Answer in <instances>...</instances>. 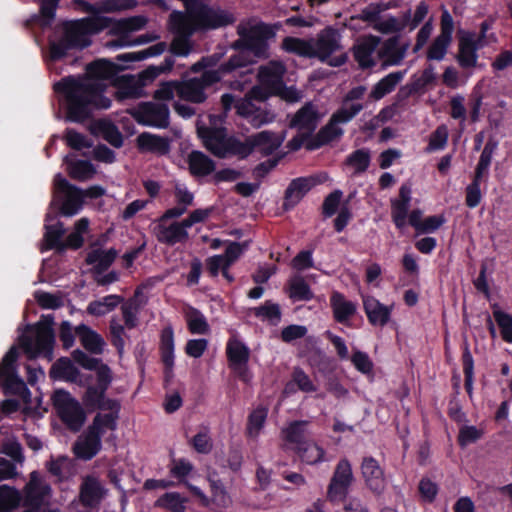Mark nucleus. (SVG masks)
<instances>
[{
  "label": "nucleus",
  "instance_id": "0eeeda50",
  "mask_svg": "<svg viewBox=\"0 0 512 512\" xmlns=\"http://www.w3.org/2000/svg\"><path fill=\"white\" fill-rule=\"evenodd\" d=\"M54 318L52 315H42L35 325H28V330L35 332V339L23 335L20 338L21 346L29 357L33 358L41 353H51L55 344V333L53 329Z\"/></svg>",
  "mask_w": 512,
  "mask_h": 512
},
{
  "label": "nucleus",
  "instance_id": "2eb2a0df",
  "mask_svg": "<svg viewBox=\"0 0 512 512\" xmlns=\"http://www.w3.org/2000/svg\"><path fill=\"white\" fill-rule=\"evenodd\" d=\"M321 115L317 106L312 102H306L293 116L290 127L304 132V137L311 138L316 130Z\"/></svg>",
  "mask_w": 512,
  "mask_h": 512
},
{
  "label": "nucleus",
  "instance_id": "5fc2aeb1",
  "mask_svg": "<svg viewBox=\"0 0 512 512\" xmlns=\"http://www.w3.org/2000/svg\"><path fill=\"white\" fill-rule=\"evenodd\" d=\"M371 153L367 148L356 149L345 159V165L354 169V174L364 173L370 166Z\"/></svg>",
  "mask_w": 512,
  "mask_h": 512
},
{
  "label": "nucleus",
  "instance_id": "a19ab883",
  "mask_svg": "<svg viewBox=\"0 0 512 512\" xmlns=\"http://www.w3.org/2000/svg\"><path fill=\"white\" fill-rule=\"evenodd\" d=\"M281 48L291 54H295L304 58H315L314 39H303L298 37L287 36L282 40Z\"/></svg>",
  "mask_w": 512,
  "mask_h": 512
},
{
  "label": "nucleus",
  "instance_id": "f8f14e48",
  "mask_svg": "<svg viewBox=\"0 0 512 512\" xmlns=\"http://www.w3.org/2000/svg\"><path fill=\"white\" fill-rule=\"evenodd\" d=\"M352 481L353 473L351 464L346 458L341 459L336 465L328 486L327 496L329 500L332 502L343 501L348 494V489Z\"/></svg>",
  "mask_w": 512,
  "mask_h": 512
},
{
  "label": "nucleus",
  "instance_id": "4be33fe9",
  "mask_svg": "<svg viewBox=\"0 0 512 512\" xmlns=\"http://www.w3.org/2000/svg\"><path fill=\"white\" fill-rule=\"evenodd\" d=\"M110 20V34L119 37L120 43L127 42L131 32L143 29L148 22L147 18L143 15H136L122 19H114L110 17Z\"/></svg>",
  "mask_w": 512,
  "mask_h": 512
},
{
  "label": "nucleus",
  "instance_id": "ea45409f",
  "mask_svg": "<svg viewBox=\"0 0 512 512\" xmlns=\"http://www.w3.org/2000/svg\"><path fill=\"white\" fill-rule=\"evenodd\" d=\"M91 132L101 135L115 148L123 145V136L115 123L108 119H98L91 125Z\"/></svg>",
  "mask_w": 512,
  "mask_h": 512
},
{
  "label": "nucleus",
  "instance_id": "412c9836",
  "mask_svg": "<svg viewBox=\"0 0 512 512\" xmlns=\"http://www.w3.org/2000/svg\"><path fill=\"white\" fill-rule=\"evenodd\" d=\"M170 17L173 24L184 35L175 37L172 40L169 51L173 56L185 57L189 55L192 50V44L189 39L190 36L187 34V30L191 28V25L186 23L184 15L179 11H174Z\"/></svg>",
  "mask_w": 512,
  "mask_h": 512
},
{
  "label": "nucleus",
  "instance_id": "39448f33",
  "mask_svg": "<svg viewBox=\"0 0 512 512\" xmlns=\"http://www.w3.org/2000/svg\"><path fill=\"white\" fill-rule=\"evenodd\" d=\"M197 9L191 11V28L187 30L188 36L194 32H209L232 26L237 18L235 14L219 6L207 3L198 4Z\"/></svg>",
  "mask_w": 512,
  "mask_h": 512
},
{
  "label": "nucleus",
  "instance_id": "8fccbe9b",
  "mask_svg": "<svg viewBox=\"0 0 512 512\" xmlns=\"http://www.w3.org/2000/svg\"><path fill=\"white\" fill-rule=\"evenodd\" d=\"M79 373L78 368L67 357L59 358L50 369L51 378H61L68 381H75Z\"/></svg>",
  "mask_w": 512,
  "mask_h": 512
},
{
  "label": "nucleus",
  "instance_id": "680f3d73",
  "mask_svg": "<svg viewBox=\"0 0 512 512\" xmlns=\"http://www.w3.org/2000/svg\"><path fill=\"white\" fill-rule=\"evenodd\" d=\"M289 297L295 301H310L314 294L302 277H295L289 284Z\"/></svg>",
  "mask_w": 512,
  "mask_h": 512
},
{
  "label": "nucleus",
  "instance_id": "4c0bfd02",
  "mask_svg": "<svg viewBox=\"0 0 512 512\" xmlns=\"http://www.w3.org/2000/svg\"><path fill=\"white\" fill-rule=\"evenodd\" d=\"M75 334L79 337L81 345L92 354H101L105 345L103 337L85 324L75 327Z\"/></svg>",
  "mask_w": 512,
  "mask_h": 512
},
{
  "label": "nucleus",
  "instance_id": "cd10ccee",
  "mask_svg": "<svg viewBox=\"0 0 512 512\" xmlns=\"http://www.w3.org/2000/svg\"><path fill=\"white\" fill-rule=\"evenodd\" d=\"M363 309L372 326L384 327L390 321L392 307L384 305L373 296L363 297Z\"/></svg>",
  "mask_w": 512,
  "mask_h": 512
},
{
  "label": "nucleus",
  "instance_id": "0e129e2a",
  "mask_svg": "<svg viewBox=\"0 0 512 512\" xmlns=\"http://www.w3.org/2000/svg\"><path fill=\"white\" fill-rule=\"evenodd\" d=\"M364 109L362 103H353L349 107L342 106L337 109L330 117L335 124H346L350 122Z\"/></svg>",
  "mask_w": 512,
  "mask_h": 512
},
{
  "label": "nucleus",
  "instance_id": "774afa93",
  "mask_svg": "<svg viewBox=\"0 0 512 512\" xmlns=\"http://www.w3.org/2000/svg\"><path fill=\"white\" fill-rule=\"evenodd\" d=\"M387 5L383 3H370L368 6L361 10L359 15L351 17V20H362L368 23H377L380 19V14L387 9Z\"/></svg>",
  "mask_w": 512,
  "mask_h": 512
},
{
  "label": "nucleus",
  "instance_id": "c85d7f7f",
  "mask_svg": "<svg viewBox=\"0 0 512 512\" xmlns=\"http://www.w3.org/2000/svg\"><path fill=\"white\" fill-rule=\"evenodd\" d=\"M270 72H275V61H271L268 65L259 68L258 80L260 85L252 87L243 99H249L254 103L259 102L258 105H267L265 103L266 100L271 96H275L267 82L266 74Z\"/></svg>",
  "mask_w": 512,
  "mask_h": 512
},
{
  "label": "nucleus",
  "instance_id": "9b49d317",
  "mask_svg": "<svg viewBox=\"0 0 512 512\" xmlns=\"http://www.w3.org/2000/svg\"><path fill=\"white\" fill-rule=\"evenodd\" d=\"M283 141V135L270 130L252 134L243 141L242 159L247 158L254 150H257L263 156H269L282 145Z\"/></svg>",
  "mask_w": 512,
  "mask_h": 512
},
{
  "label": "nucleus",
  "instance_id": "338daca9",
  "mask_svg": "<svg viewBox=\"0 0 512 512\" xmlns=\"http://www.w3.org/2000/svg\"><path fill=\"white\" fill-rule=\"evenodd\" d=\"M451 43L452 41L450 40L436 36L427 49V59L436 61L443 60Z\"/></svg>",
  "mask_w": 512,
  "mask_h": 512
},
{
  "label": "nucleus",
  "instance_id": "4468645a",
  "mask_svg": "<svg viewBox=\"0 0 512 512\" xmlns=\"http://www.w3.org/2000/svg\"><path fill=\"white\" fill-rule=\"evenodd\" d=\"M341 33L333 26H326L314 39L315 58L321 62L328 61L329 57L342 48Z\"/></svg>",
  "mask_w": 512,
  "mask_h": 512
},
{
  "label": "nucleus",
  "instance_id": "c9c22d12",
  "mask_svg": "<svg viewBox=\"0 0 512 512\" xmlns=\"http://www.w3.org/2000/svg\"><path fill=\"white\" fill-rule=\"evenodd\" d=\"M406 70L391 72L388 75L380 79L372 87L368 99L370 101H379L386 95L393 92L397 85L403 80Z\"/></svg>",
  "mask_w": 512,
  "mask_h": 512
},
{
  "label": "nucleus",
  "instance_id": "7ed1b4c3",
  "mask_svg": "<svg viewBox=\"0 0 512 512\" xmlns=\"http://www.w3.org/2000/svg\"><path fill=\"white\" fill-rule=\"evenodd\" d=\"M239 38L230 45L231 49L238 53L232 56H240L243 60L239 69L246 68L257 62V59H267L269 57L268 40L274 37L272 28L265 23H259L251 27L239 25L237 27Z\"/></svg>",
  "mask_w": 512,
  "mask_h": 512
},
{
  "label": "nucleus",
  "instance_id": "79ce46f5",
  "mask_svg": "<svg viewBox=\"0 0 512 512\" xmlns=\"http://www.w3.org/2000/svg\"><path fill=\"white\" fill-rule=\"evenodd\" d=\"M191 175L197 177L208 176L215 171V162L201 151L193 150L187 159Z\"/></svg>",
  "mask_w": 512,
  "mask_h": 512
},
{
  "label": "nucleus",
  "instance_id": "49530a36",
  "mask_svg": "<svg viewBox=\"0 0 512 512\" xmlns=\"http://www.w3.org/2000/svg\"><path fill=\"white\" fill-rule=\"evenodd\" d=\"M188 498L178 492H166L154 503V506L169 512H185Z\"/></svg>",
  "mask_w": 512,
  "mask_h": 512
},
{
  "label": "nucleus",
  "instance_id": "72a5a7b5",
  "mask_svg": "<svg viewBox=\"0 0 512 512\" xmlns=\"http://www.w3.org/2000/svg\"><path fill=\"white\" fill-rule=\"evenodd\" d=\"M308 425L309 421L306 420L291 421L285 428L281 430V437L286 443L292 444L294 446V451L298 450L308 441H310L308 439Z\"/></svg>",
  "mask_w": 512,
  "mask_h": 512
},
{
  "label": "nucleus",
  "instance_id": "13d9d810",
  "mask_svg": "<svg viewBox=\"0 0 512 512\" xmlns=\"http://www.w3.org/2000/svg\"><path fill=\"white\" fill-rule=\"evenodd\" d=\"M251 312L256 318L267 320L271 324H277L281 319L279 304L273 303L271 300H266L261 306L252 308Z\"/></svg>",
  "mask_w": 512,
  "mask_h": 512
},
{
  "label": "nucleus",
  "instance_id": "1a4fd4ad",
  "mask_svg": "<svg viewBox=\"0 0 512 512\" xmlns=\"http://www.w3.org/2000/svg\"><path fill=\"white\" fill-rule=\"evenodd\" d=\"M134 120L143 126L165 129L169 126V108L163 103L141 102L129 111Z\"/></svg>",
  "mask_w": 512,
  "mask_h": 512
},
{
  "label": "nucleus",
  "instance_id": "58836bf2",
  "mask_svg": "<svg viewBox=\"0 0 512 512\" xmlns=\"http://www.w3.org/2000/svg\"><path fill=\"white\" fill-rule=\"evenodd\" d=\"M166 222H158L153 229V233L158 242L174 246L178 243H185L188 239L182 233L180 227L177 226L176 222H172L170 225H166Z\"/></svg>",
  "mask_w": 512,
  "mask_h": 512
},
{
  "label": "nucleus",
  "instance_id": "473e14b6",
  "mask_svg": "<svg viewBox=\"0 0 512 512\" xmlns=\"http://www.w3.org/2000/svg\"><path fill=\"white\" fill-rule=\"evenodd\" d=\"M136 143L141 152H150L158 155H166L171 149L169 138L150 132L139 134Z\"/></svg>",
  "mask_w": 512,
  "mask_h": 512
},
{
  "label": "nucleus",
  "instance_id": "6e6d98bb",
  "mask_svg": "<svg viewBox=\"0 0 512 512\" xmlns=\"http://www.w3.org/2000/svg\"><path fill=\"white\" fill-rule=\"evenodd\" d=\"M65 161L68 163L69 176L78 181H85L93 177L95 168L88 160H75L68 162V156Z\"/></svg>",
  "mask_w": 512,
  "mask_h": 512
},
{
  "label": "nucleus",
  "instance_id": "dca6fc26",
  "mask_svg": "<svg viewBox=\"0 0 512 512\" xmlns=\"http://www.w3.org/2000/svg\"><path fill=\"white\" fill-rule=\"evenodd\" d=\"M361 473L369 490L376 495L383 493L386 487L384 470L374 457L366 456L363 458Z\"/></svg>",
  "mask_w": 512,
  "mask_h": 512
},
{
  "label": "nucleus",
  "instance_id": "37998d69",
  "mask_svg": "<svg viewBox=\"0 0 512 512\" xmlns=\"http://www.w3.org/2000/svg\"><path fill=\"white\" fill-rule=\"evenodd\" d=\"M61 0H37L38 14H33L28 22L36 23L42 28L51 27L56 18V12Z\"/></svg>",
  "mask_w": 512,
  "mask_h": 512
},
{
  "label": "nucleus",
  "instance_id": "393cba45",
  "mask_svg": "<svg viewBox=\"0 0 512 512\" xmlns=\"http://www.w3.org/2000/svg\"><path fill=\"white\" fill-rule=\"evenodd\" d=\"M113 85L117 88L114 98L121 103L127 99L142 97L145 83L139 82L133 75H122L114 79Z\"/></svg>",
  "mask_w": 512,
  "mask_h": 512
},
{
  "label": "nucleus",
  "instance_id": "864d4df0",
  "mask_svg": "<svg viewBox=\"0 0 512 512\" xmlns=\"http://www.w3.org/2000/svg\"><path fill=\"white\" fill-rule=\"evenodd\" d=\"M226 355L229 366L248 364L250 357L249 348L239 340H230L227 343Z\"/></svg>",
  "mask_w": 512,
  "mask_h": 512
},
{
  "label": "nucleus",
  "instance_id": "20e7f679",
  "mask_svg": "<svg viewBox=\"0 0 512 512\" xmlns=\"http://www.w3.org/2000/svg\"><path fill=\"white\" fill-rule=\"evenodd\" d=\"M241 58L240 56H230L216 70H206L198 77H192L180 82V98L196 104L204 103L208 98L206 90L219 83L223 77L238 71V67L243 65Z\"/></svg>",
  "mask_w": 512,
  "mask_h": 512
},
{
  "label": "nucleus",
  "instance_id": "f3484780",
  "mask_svg": "<svg viewBox=\"0 0 512 512\" xmlns=\"http://www.w3.org/2000/svg\"><path fill=\"white\" fill-rule=\"evenodd\" d=\"M315 185L316 181L313 177L292 179L284 192L283 210H292Z\"/></svg>",
  "mask_w": 512,
  "mask_h": 512
},
{
  "label": "nucleus",
  "instance_id": "423d86ee",
  "mask_svg": "<svg viewBox=\"0 0 512 512\" xmlns=\"http://www.w3.org/2000/svg\"><path fill=\"white\" fill-rule=\"evenodd\" d=\"M197 134L204 147L218 158L237 156L242 159L243 141L235 136H228L225 127H198Z\"/></svg>",
  "mask_w": 512,
  "mask_h": 512
},
{
  "label": "nucleus",
  "instance_id": "bf43d9fd",
  "mask_svg": "<svg viewBox=\"0 0 512 512\" xmlns=\"http://www.w3.org/2000/svg\"><path fill=\"white\" fill-rule=\"evenodd\" d=\"M463 373H464V387L470 398L473 395V380H474V359L470 352L468 344L464 345L461 356Z\"/></svg>",
  "mask_w": 512,
  "mask_h": 512
},
{
  "label": "nucleus",
  "instance_id": "a18cd8bd",
  "mask_svg": "<svg viewBox=\"0 0 512 512\" xmlns=\"http://www.w3.org/2000/svg\"><path fill=\"white\" fill-rule=\"evenodd\" d=\"M123 301L124 297L120 295H107L100 300L91 301L87 306V313L96 317L104 316L113 311Z\"/></svg>",
  "mask_w": 512,
  "mask_h": 512
},
{
  "label": "nucleus",
  "instance_id": "09e8293b",
  "mask_svg": "<svg viewBox=\"0 0 512 512\" xmlns=\"http://www.w3.org/2000/svg\"><path fill=\"white\" fill-rule=\"evenodd\" d=\"M102 497L101 486L94 478H88L81 485L80 501L84 507H93Z\"/></svg>",
  "mask_w": 512,
  "mask_h": 512
},
{
  "label": "nucleus",
  "instance_id": "bb28decb",
  "mask_svg": "<svg viewBox=\"0 0 512 512\" xmlns=\"http://www.w3.org/2000/svg\"><path fill=\"white\" fill-rule=\"evenodd\" d=\"M192 470L193 465L188 460L183 458L173 460V466L170 468V475L178 479L179 483L184 484L189 489V491L200 500L202 506L208 507L210 504L208 497L199 487L189 483L186 480L187 476L192 472Z\"/></svg>",
  "mask_w": 512,
  "mask_h": 512
},
{
  "label": "nucleus",
  "instance_id": "f704fd0d",
  "mask_svg": "<svg viewBox=\"0 0 512 512\" xmlns=\"http://www.w3.org/2000/svg\"><path fill=\"white\" fill-rule=\"evenodd\" d=\"M146 304L143 293L140 288H137L134 295L127 301L122 302L121 312L124 320L125 327L134 329L138 325V313L141 308Z\"/></svg>",
  "mask_w": 512,
  "mask_h": 512
},
{
  "label": "nucleus",
  "instance_id": "5701e85b",
  "mask_svg": "<svg viewBox=\"0 0 512 512\" xmlns=\"http://www.w3.org/2000/svg\"><path fill=\"white\" fill-rule=\"evenodd\" d=\"M102 449V438L97 432L87 427L83 436L73 446L77 458L88 461L94 458Z\"/></svg>",
  "mask_w": 512,
  "mask_h": 512
},
{
  "label": "nucleus",
  "instance_id": "a878e982",
  "mask_svg": "<svg viewBox=\"0 0 512 512\" xmlns=\"http://www.w3.org/2000/svg\"><path fill=\"white\" fill-rule=\"evenodd\" d=\"M174 331L171 326L162 329L160 334L159 351L164 366V377L168 381L173 375L174 368Z\"/></svg>",
  "mask_w": 512,
  "mask_h": 512
},
{
  "label": "nucleus",
  "instance_id": "e433bc0d",
  "mask_svg": "<svg viewBox=\"0 0 512 512\" xmlns=\"http://www.w3.org/2000/svg\"><path fill=\"white\" fill-rule=\"evenodd\" d=\"M343 133V129L329 119L328 123L321 127L320 130L307 141L306 149L309 151L317 150L333 140L340 138Z\"/></svg>",
  "mask_w": 512,
  "mask_h": 512
},
{
  "label": "nucleus",
  "instance_id": "9d476101",
  "mask_svg": "<svg viewBox=\"0 0 512 512\" xmlns=\"http://www.w3.org/2000/svg\"><path fill=\"white\" fill-rule=\"evenodd\" d=\"M54 188L56 193L64 195L60 206V213L63 216H73L81 210L84 202L82 189L72 185L60 173L54 178Z\"/></svg>",
  "mask_w": 512,
  "mask_h": 512
},
{
  "label": "nucleus",
  "instance_id": "b1692460",
  "mask_svg": "<svg viewBox=\"0 0 512 512\" xmlns=\"http://www.w3.org/2000/svg\"><path fill=\"white\" fill-rule=\"evenodd\" d=\"M400 36L395 35L384 41L377 52L378 58L383 61L384 68L399 65L406 55L407 44L400 46Z\"/></svg>",
  "mask_w": 512,
  "mask_h": 512
},
{
  "label": "nucleus",
  "instance_id": "6ab92c4d",
  "mask_svg": "<svg viewBox=\"0 0 512 512\" xmlns=\"http://www.w3.org/2000/svg\"><path fill=\"white\" fill-rule=\"evenodd\" d=\"M285 66L280 61H275V72L266 74L267 82L275 96H279L281 99L287 102H297L300 99L299 92L293 86H286L283 81L285 74Z\"/></svg>",
  "mask_w": 512,
  "mask_h": 512
},
{
  "label": "nucleus",
  "instance_id": "3c124183",
  "mask_svg": "<svg viewBox=\"0 0 512 512\" xmlns=\"http://www.w3.org/2000/svg\"><path fill=\"white\" fill-rule=\"evenodd\" d=\"M0 384L5 395L22 396L28 392L25 382L15 372L0 373Z\"/></svg>",
  "mask_w": 512,
  "mask_h": 512
},
{
  "label": "nucleus",
  "instance_id": "4d7b16f0",
  "mask_svg": "<svg viewBox=\"0 0 512 512\" xmlns=\"http://www.w3.org/2000/svg\"><path fill=\"white\" fill-rule=\"evenodd\" d=\"M65 234L63 223L58 221L55 224H46L44 241L45 247L42 250L55 249L57 252L60 249V244L63 242L62 237Z\"/></svg>",
  "mask_w": 512,
  "mask_h": 512
},
{
  "label": "nucleus",
  "instance_id": "c756f323",
  "mask_svg": "<svg viewBox=\"0 0 512 512\" xmlns=\"http://www.w3.org/2000/svg\"><path fill=\"white\" fill-rule=\"evenodd\" d=\"M330 306L334 320L343 325H348L349 321L357 312L356 303L347 300L344 294L338 291L332 292L330 296Z\"/></svg>",
  "mask_w": 512,
  "mask_h": 512
},
{
  "label": "nucleus",
  "instance_id": "2f4dec72",
  "mask_svg": "<svg viewBox=\"0 0 512 512\" xmlns=\"http://www.w3.org/2000/svg\"><path fill=\"white\" fill-rule=\"evenodd\" d=\"M411 202V187L407 184H402L399 189V196L391 200V215L395 226L402 229L406 224Z\"/></svg>",
  "mask_w": 512,
  "mask_h": 512
},
{
  "label": "nucleus",
  "instance_id": "aec40b11",
  "mask_svg": "<svg viewBox=\"0 0 512 512\" xmlns=\"http://www.w3.org/2000/svg\"><path fill=\"white\" fill-rule=\"evenodd\" d=\"M459 34V51L456 60L463 69L473 68L477 64L479 48L475 34L465 31H460Z\"/></svg>",
  "mask_w": 512,
  "mask_h": 512
},
{
  "label": "nucleus",
  "instance_id": "f03ea898",
  "mask_svg": "<svg viewBox=\"0 0 512 512\" xmlns=\"http://www.w3.org/2000/svg\"><path fill=\"white\" fill-rule=\"evenodd\" d=\"M72 4L87 17L66 20L62 23V36L58 41L50 42L49 58L57 62L65 58L70 50H83L92 43L91 36L110 27V17L104 13H115L133 9L136 0H101L90 3L86 0H72Z\"/></svg>",
  "mask_w": 512,
  "mask_h": 512
},
{
  "label": "nucleus",
  "instance_id": "e2e57ef3",
  "mask_svg": "<svg viewBox=\"0 0 512 512\" xmlns=\"http://www.w3.org/2000/svg\"><path fill=\"white\" fill-rule=\"evenodd\" d=\"M295 452L303 462L310 465L322 461L325 454L324 450L311 440Z\"/></svg>",
  "mask_w": 512,
  "mask_h": 512
},
{
  "label": "nucleus",
  "instance_id": "7c9ffc66",
  "mask_svg": "<svg viewBox=\"0 0 512 512\" xmlns=\"http://www.w3.org/2000/svg\"><path fill=\"white\" fill-rule=\"evenodd\" d=\"M50 493L51 487L38 480L37 472L34 471L31 473V479L27 486L24 505L34 509H41L45 498L48 497Z\"/></svg>",
  "mask_w": 512,
  "mask_h": 512
},
{
  "label": "nucleus",
  "instance_id": "a211bd4d",
  "mask_svg": "<svg viewBox=\"0 0 512 512\" xmlns=\"http://www.w3.org/2000/svg\"><path fill=\"white\" fill-rule=\"evenodd\" d=\"M380 41V37L370 34L353 45V57L358 63L359 68L367 70L376 66L373 54L379 46Z\"/></svg>",
  "mask_w": 512,
  "mask_h": 512
},
{
  "label": "nucleus",
  "instance_id": "69168bd1",
  "mask_svg": "<svg viewBox=\"0 0 512 512\" xmlns=\"http://www.w3.org/2000/svg\"><path fill=\"white\" fill-rule=\"evenodd\" d=\"M20 501L19 492L11 486L0 485V510L8 511L18 506Z\"/></svg>",
  "mask_w": 512,
  "mask_h": 512
},
{
  "label": "nucleus",
  "instance_id": "ddd939ff",
  "mask_svg": "<svg viewBox=\"0 0 512 512\" xmlns=\"http://www.w3.org/2000/svg\"><path fill=\"white\" fill-rule=\"evenodd\" d=\"M236 113L246 119L254 128L272 123L275 114L267 108V105H257L249 99H239L234 105Z\"/></svg>",
  "mask_w": 512,
  "mask_h": 512
},
{
  "label": "nucleus",
  "instance_id": "c03bdc74",
  "mask_svg": "<svg viewBox=\"0 0 512 512\" xmlns=\"http://www.w3.org/2000/svg\"><path fill=\"white\" fill-rule=\"evenodd\" d=\"M117 251L114 248L108 250L94 249L87 254L86 263L94 265L96 272L106 271L115 261Z\"/></svg>",
  "mask_w": 512,
  "mask_h": 512
},
{
  "label": "nucleus",
  "instance_id": "de8ad7c7",
  "mask_svg": "<svg viewBox=\"0 0 512 512\" xmlns=\"http://www.w3.org/2000/svg\"><path fill=\"white\" fill-rule=\"evenodd\" d=\"M185 319L191 334L207 335L210 332L207 319L199 309L190 306L185 313Z\"/></svg>",
  "mask_w": 512,
  "mask_h": 512
},
{
  "label": "nucleus",
  "instance_id": "6e6552de",
  "mask_svg": "<svg viewBox=\"0 0 512 512\" xmlns=\"http://www.w3.org/2000/svg\"><path fill=\"white\" fill-rule=\"evenodd\" d=\"M53 406L62 423L71 432H79L86 421V412L81 404L65 390L54 392Z\"/></svg>",
  "mask_w": 512,
  "mask_h": 512
},
{
  "label": "nucleus",
  "instance_id": "f257e3e1",
  "mask_svg": "<svg viewBox=\"0 0 512 512\" xmlns=\"http://www.w3.org/2000/svg\"><path fill=\"white\" fill-rule=\"evenodd\" d=\"M126 67L106 59H98L87 65L85 77L67 76L53 85L56 93L65 99L66 120L83 123L89 120L95 110L111 107L112 101L105 96L107 84L114 80Z\"/></svg>",
  "mask_w": 512,
  "mask_h": 512
},
{
  "label": "nucleus",
  "instance_id": "603ef678",
  "mask_svg": "<svg viewBox=\"0 0 512 512\" xmlns=\"http://www.w3.org/2000/svg\"><path fill=\"white\" fill-rule=\"evenodd\" d=\"M166 48L167 44L165 42H158L142 51L119 54L116 59L120 62H139L149 57L161 55Z\"/></svg>",
  "mask_w": 512,
  "mask_h": 512
},
{
  "label": "nucleus",
  "instance_id": "052dcab7",
  "mask_svg": "<svg viewBox=\"0 0 512 512\" xmlns=\"http://www.w3.org/2000/svg\"><path fill=\"white\" fill-rule=\"evenodd\" d=\"M118 419L119 417L116 413H97L88 427L97 432L102 438L105 430L114 431L117 429Z\"/></svg>",
  "mask_w": 512,
  "mask_h": 512
}]
</instances>
